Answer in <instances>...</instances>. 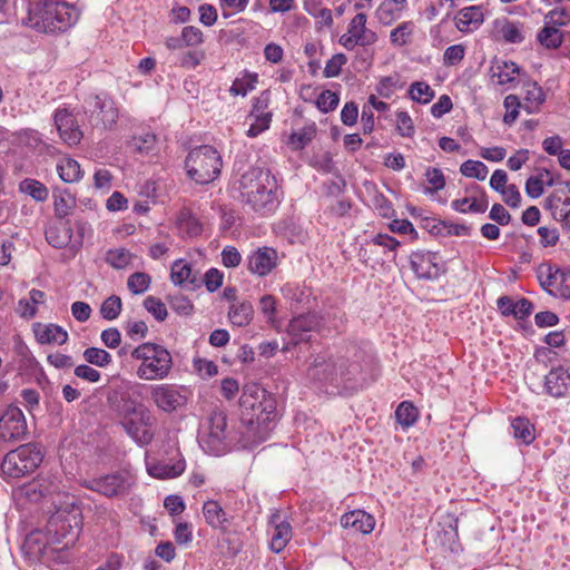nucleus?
<instances>
[{
	"label": "nucleus",
	"mask_w": 570,
	"mask_h": 570,
	"mask_svg": "<svg viewBox=\"0 0 570 570\" xmlns=\"http://www.w3.org/2000/svg\"><path fill=\"white\" fill-rule=\"evenodd\" d=\"M278 255L274 248L262 247L247 257V268L257 276L268 275L277 266Z\"/></svg>",
	"instance_id": "19"
},
{
	"label": "nucleus",
	"mask_w": 570,
	"mask_h": 570,
	"mask_svg": "<svg viewBox=\"0 0 570 570\" xmlns=\"http://www.w3.org/2000/svg\"><path fill=\"white\" fill-rule=\"evenodd\" d=\"M131 357L141 361L137 376L154 381L167 377L173 366V358L167 348L155 343H142L131 351Z\"/></svg>",
	"instance_id": "6"
},
{
	"label": "nucleus",
	"mask_w": 570,
	"mask_h": 570,
	"mask_svg": "<svg viewBox=\"0 0 570 570\" xmlns=\"http://www.w3.org/2000/svg\"><path fill=\"white\" fill-rule=\"evenodd\" d=\"M409 94L419 104H429L434 98V90L424 81L413 82Z\"/></svg>",
	"instance_id": "47"
},
{
	"label": "nucleus",
	"mask_w": 570,
	"mask_h": 570,
	"mask_svg": "<svg viewBox=\"0 0 570 570\" xmlns=\"http://www.w3.org/2000/svg\"><path fill=\"white\" fill-rule=\"evenodd\" d=\"M28 434L24 414L16 406H8L0 415V441L18 442Z\"/></svg>",
	"instance_id": "12"
},
{
	"label": "nucleus",
	"mask_w": 570,
	"mask_h": 570,
	"mask_svg": "<svg viewBox=\"0 0 570 570\" xmlns=\"http://www.w3.org/2000/svg\"><path fill=\"white\" fill-rule=\"evenodd\" d=\"M222 261L225 267H237L242 262V255L234 246H226L222 252Z\"/></svg>",
	"instance_id": "64"
},
{
	"label": "nucleus",
	"mask_w": 570,
	"mask_h": 570,
	"mask_svg": "<svg viewBox=\"0 0 570 570\" xmlns=\"http://www.w3.org/2000/svg\"><path fill=\"white\" fill-rule=\"evenodd\" d=\"M150 283L151 277L144 272H136L127 279L128 289L135 295L145 293L149 288Z\"/></svg>",
	"instance_id": "48"
},
{
	"label": "nucleus",
	"mask_w": 570,
	"mask_h": 570,
	"mask_svg": "<svg viewBox=\"0 0 570 570\" xmlns=\"http://www.w3.org/2000/svg\"><path fill=\"white\" fill-rule=\"evenodd\" d=\"M55 125L59 131L60 138L69 146L78 145L83 132L80 129L75 115L67 108H58L53 115Z\"/></svg>",
	"instance_id": "16"
},
{
	"label": "nucleus",
	"mask_w": 570,
	"mask_h": 570,
	"mask_svg": "<svg viewBox=\"0 0 570 570\" xmlns=\"http://www.w3.org/2000/svg\"><path fill=\"white\" fill-rule=\"evenodd\" d=\"M465 55V47L463 45H453L446 48L443 55L444 65L454 66L459 63Z\"/></svg>",
	"instance_id": "61"
},
{
	"label": "nucleus",
	"mask_w": 570,
	"mask_h": 570,
	"mask_svg": "<svg viewBox=\"0 0 570 570\" xmlns=\"http://www.w3.org/2000/svg\"><path fill=\"white\" fill-rule=\"evenodd\" d=\"M79 19V12L66 2L37 1L29 6L28 17L22 20L38 32H66Z\"/></svg>",
	"instance_id": "3"
},
{
	"label": "nucleus",
	"mask_w": 570,
	"mask_h": 570,
	"mask_svg": "<svg viewBox=\"0 0 570 570\" xmlns=\"http://www.w3.org/2000/svg\"><path fill=\"white\" fill-rule=\"evenodd\" d=\"M185 461L178 460L177 462L157 463L148 466V473L157 479H173L180 475L185 471Z\"/></svg>",
	"instance_id": "32"
},
{
	"label": "nucleus",
	"mask_w": 570,
	"mask_h": 570,
	"mask_svg": "<svg viewBox=\"0 0 570 570\" xmlns=\"http://www.w3.org/2000/svg\"><path fill=\"white\" fill-rule=\"evenodd\" d=\"M320 325V318L315 314H306L294 317L288 324V332L296 338V342L307 341L305 334L316 331Z\"/></svg>",
	"instance_id": "27"
},
{
	"label": "nucleus",
	"mask_w": 570,
	"mask_h": 570,
	"mask_svg": "<svg viewBox=\"0 0 570 570\" xmlns=\"http://www.w3.org/2000/svg\"><path fill=\"white\" fill-rule=\"evenodd\" d=\"M223 161L219 153L209 145L193 148L186 159L187 175L197 184H209L220 174Z\"/></svg>",
	"instance_id": "7"
},
{
	"label": "nucleus",
	"mask_w": 570,
	"mask_h": 570,
	"mask_svg": "<svg viewBox=\"0 0 570 570\" xmlns=\"http://www.w3.org/2000/svg\"><path fill=\"white\" fill-rule=\"evenodd\" d=\"M121 298L116 295L109 296L100 306V314L107 321L117 318L121 312Z\"/></svg>",
	"instance_id": "50"
},
{
	"label": "nucleus",
	"mask_w": 570,
	"mask_h": 570,
	"mask_svg": "<svg viewBox=\"0 0 570 570\" xmlns=\"http://www.w3.org/2000/svg\"><path fill=\"white\" fill-rule=\"evenodd\" d=\"M135 484L136 478L127 470H119L82 483L86 489L106 498H125Z\"/></svg>",
	"instance_id": "10"
},
{
	"label": "nucleus",
	"mask_w": 570,
	"mask_h": 570,
	"mask_svg": "<svg viewBox=\"0 0 570 570\" xmlns=\"http://www.w3.org/2000/svg\"><path fill=\"white\" fill-rule=\"evenodd\" d=\"M35 336L40 344H59L62 345L68 341V333L57 324H33Z\"/></svg>",
	"instance_id": "25"
},
{
	"label": "nucleus",
	"mask_w": 570,
	"mask_h": 570,
	"mask_svg": "<svg viewBox=\"0 0 570 570\" xmlns=\"http://www.w3.org/2000/svg\"><path fill=\"white\" fill-rule=\"evenodd\" d=\"M222 14L225 19L232 17L236 12L245 10L249 0H219Z\"/></svg>",
	"instance_id": "60"
},
{
	"label": "nucleus",
	"mask_w": 570,
	"mask_h": 570,
	"mask_svg": "<svg viewBox=\"0 0 570 570\" xmlns=\"http://www.w3.org/2000/svg\"><path fill=\"white\" fill-rule=\"evenodd\" d=\"M316 126L314 124L305 126L291 134L287 144L293 150L304 149L315 137Z\"/></svg>",
	"instance_id": "34"
},
{
	"label": "nucleus",
	"mask_w": 570,
	"mask_h": 570,
	"mask_svg": "<svg viewBox=\"0 0 570 570\" xmlns=\"http://www.w3.org/2000/svg\"><path fill=\"white\" fill-rule=\"evenodd\" d=\"M460 171L465 177L484 180L489 169L482 161L469 159L461 165Z\"/></svg>",
	"instance_id": "46"
},
{
	"label": "nucleus",
	"mask_w": 570,
	"mask_h": 570,
	"mask_svg": "<svg viewBox=\"0 0 570 570\" xmlns=\"http://www.w3.org/2000/svg\"><path fill=\"white\" fill-rule=\"evenodd\" d=\"M153 423L154 417L145 405L140 407L134 416H128L126 420L119 421V424L127 435L139 445H146L151 442L153 433H150L147 428L151 426Z\"/></svg>",
	"instance_id": "13"
},
{
	"label": "nucleus",
	"mask_w": 570,
	"mask_h": 570,
	"mask_svg": "<svg viewBox=\"0 0 570 570\" xmlns=\"http://www.w3.org/2000/svg\"><path fill=\"white\" fill-rule=\"evenodd\" d=\"M203 514L209 527L224 532L227 531L230 524V518L217 501H205L203 504Z\"/></svg>",
	"instance_id": "23"
},
{
	"label": "nucleus",
	"mask_w": 570,
	"mask_h": 570,
	"mask_svg": "<svg viewBox=\"0 0 570 570\" xmlns=\"http://www.w3.org/2000/svg\"><path fill=\"white\" fill-rule=\"evenodd\" d=\"M80 529L79 513L57 511L47 523V542L41 544L39 539L31 534L27 538L26 544L30 549L36 544L37 550H33L32 553L45 557L52 550V544H62L61 550L72 546L79 538Z\"/></svg>",
	"instance_id": "4"
},
{
	"label": "nucleus",
	"mask_w": 570,
	"mask_h": 570,
	"mask_svg": "<svg viewBox=\"0 0 570 570\" xmlns=\"http://www.w3.org/2000/svg\"><path fill=\"white\" fill-rule=\"evenodd\" d=\"M309 376L320 381L334 382L337 380L335 358L317 355L308 370Z\"/></svg>",
	"instance_id": "29"
},
{
	"label": "nucleus",
	"mask_w": 570,
	"mask_h": 570,
	"mask_svg": "<svg viewBox=\"0 0 570 570\" xmlns=\"http://www.w3.org/2000/svg\"><path fill=\"white\" fill-rule=\"evenodd\" d=\"M253 316V306L249 302L244 301L239 304H233L228 311L230 322L236 326L247 325Z\"/></svg>",
	"instance_id": "38"
},
{
	"label": "nucleus",
	"mask_w": 570,
	"mask_h": 570,
	"mask_svg": "<svg viewBox=\"0 0 570 570\" xmlns=\"http://www.w3.org/2000/svg\"><path fill=\"white\" fill-rule=\"evenodd\" d=\"M19 191L30 196L36 202H45L48 198V188L39 180L26 178L19 184Z\"/></svg>",
	"instance_id": "39"
},
{
	"label": "nucleus",
	"mask_w": 570,
	"mask_h": 570,
	"mask_svg": "<svg viewBox=\"0 0 570 570\" xmlns=\"http://www.w3.org/2000/svg\"><path fill=\"white\" fill-rule=\"evenodd\" d=\"M208 434L202 439L204 446L214 455L223 454L227 446L234 443L240 444L243 448H254L257 442H249L245 438V428L242 423L237 429H227V415L222 410H214L208 417Z\"/></svg>",
	"instance_id": "5"
},
{
	"label": "nucleus",
	"mask_w": 570,
	"mask_h": 570,
	"mask_svg": "<svg viewBox=\"0 0 570 570\" xmlns=\"http://www.w3.org/2000/svg\"><path fill=\"white\" fill-rule=\"evenodd\" d=\"M240 200L263 215L275 212L281 199L275 176L271 170L252 167L239 178Z\"/></svg>",
	"instance_id": "2"
},
{
	"label": "nucleus",
	"mask_w": 570,
	"mask_h": 570,
	"mask_svg": "<svg viewBox=\"0 0 570 570\" xmlns=\"http://www.w3.org/2000/svg\"><path fill=\"white\" fill-rule=\"evenodd\" d=\"M203 42V38H168L167 47L170 49H180V65L184 68H195L205 58V52L197 46Z\"/></svg>",
	"instance_id": "15"
},
{
	"label": "nucleus",
	"mask_w": 570,
	"mask_h": 570,
	"mask_svg": "<svg viewBox=\"0 0 570 570\" xmlns=\"http://www.w3.org/2000/svg\"><path fill=\"white\" fill-rule=\"evenodd\" d=\"M18 493L30 502H39L50 493V490L40 480H35L20 488Z\"/></svg>",
	"instance_id": "41"
},
{
	"label": "nucleus",
	"mask_w": 570,
	"mask_h": 570,
	"mask_svg": "<svg viewBox=\"0 0 570 570\" xmlns=\"http://www.w3.org/2000/svg\"><path fill=\"white\" fill-rule=\"evenodd\" d=\"M53 207L56 217L62 220L72 213L76 207V198L71 193L65 189L58 195L55 194Z\"/></svg>",
	"instance_id": "35"
},
{
	"label": "nucleus",
	"mask_w": 570,
	"mask_h": 570,
	"mask_svg": "<svg viewBox=\"0 0 570 570\" xmlns=\"http://www.w3.org/2000/svg\"><path fill=\"white\" fill-rule=\"evenodd\" d=\"M570 22V13L564 9L551 10L544 17V27L537 36H566L559 32V27L567 26Z\"/></svg>",
	"instance_id": "30"
},
{
	"label": "nucleus",
	"mask_w": 570,
	"mask_h": 570,
	"mask_svg": "<svg viewBox=\"0 0 570 570\" xmlns=\"http://www.w3.org/2000/svg\"><path fill=\"white\" fill-rule=\"evenodd\" d=\"M484 20L482 8L472 6L461 9L455 17V26L461 32L475 31Z\"/></svg>",
	"instance_id": "24"
},
{
	"label": "nucleus",
	"mask_w": 570,
	"mask_h": 570,
	"mask_svg": "<svg viewBox=\"0 0 570 570\" xmlns=\"http://www.w3.org/2000/svg\"><path fill=\"white\" fill-rule=\"evenodd\" d=\"M524 100L525 104L523 105V109H525L528 114H532L541 104H543L546 100V95L537 82H529L527 85Z\"/></svg>",
	"instance_id": "42"
},
{
	"label": "nucleus",
	"mask_w": 570,
	"mask_h": 570,
	"mask_svg": "<svg viewBox=\"0 0 570 570\" xmlns=\"http://www.w3.org/2000/svg\"><path fill=\"white\" fill-rule=\"evenodd\" d=\"M144 307L158 321L164 322L168 315L167 308L160 298L147 296L144 301Z\"/></svg>",
	"instance_id": "52"
},
{
	"label": "nucleus",
	"mask_w": 570,
	"mask_h": 570,
	"mask_svg": "<svg viewBox=\"0 0 570 570\" xmlns=\"http://www.w3.org/2000/svg\"><path fill=\"white\" fill-rule=\"evenodd\" d=\"M375 210L384 218H391L395 210L392 203L381 193H376L372 198Z\"/></svg>",
	"instance_id": "57"
},
{
	"label": "nucleus",
	"mask_w": 570,
	"mask_h": 570,
	"mask_svg": "<svg viewBox=\"0 0 570 570\" xmlns=\"http://www.w3.org/2000/svg\"><path fill=\"white\" fill-rule=\"evenodd\" d=\"M85 121L100 131L111 130L119 118L115 101L106 94L89 95L81 106Z\"/></svg>",
	"instance_id": "8"
},
{
	"label": "nucleus",
	"mask_w": 570,
	"mask_h": 570,
	"mask_svg": "<svg viewBox=\"0 0 570 570\" xmlns=\"http://www.w3.org/2000/svg\"><path fill=\"white\" fill-rule=\"evenodd\" d=\"M151 399L165 412H173L183 404V396L168 385H158L151 390Z\"/></svg>",
	"instance_id": "22"
},
{
	"label": "nucleus",
	"mask_w": 570,
	"mask_h": 570,
	"mask_svg": "<svg viewBox=\"0 0 570 570\" xmlns=\"http://www.w3.org/2000/svg\"><path fill=\"white\" fill-rule=\"evenodd\" d=\"M223 273L217 268L208 269L204 275V283L208 292L217 291L223 284Z\"/></svg>",
	"instance_id": "62"
},
{
	"label": "nucleus",
	"mask_w": 570,
	"mask_h": 570,
	"mask_svg": "<svg viewBox=\"0 0 570 570\" xmlns=\"http://www.w3.org/2000/svg\"><path fill=\"white\" fill-rule=\"evenodd\" d=\"M544 391L552 397L570 396V372L563 366L552 367L544 376Z\"/></svg>",
	"instance_id": "18"
},
{
	"label": "nucleus",
	"mask_w": 570,
	"mask_h": 570,
	"mask_svg": "<svg viewBox=\"0 0 570 570\" xmlns=\"http://www.w3.org/2000/svg\"><path fill=\"white\" fill-rule=\"evenodd\" d=\"M399 82V76H387L380 79L376 91L380 96L384 98H390V96L393 94V88L397 86Z\"/></svg>",
	"instance_id": "63"
},
{
	"label": "nucleus",
	"mask_w": 570,
	"mask_h": 570,
	"mask_svg": "<svg viewBox=\"0 0 570 570\" xmlns=\"http://www.w3.org/2000/svg\"><path fill=\"white\" fill-rule=\"evenodd\" d=\"M537 277L549 295L570 299V272L561 271L551 264H541L537 269Z\"/></svg>",
	"instance_id": "11"
},
{
	"label": "nucleus",
	"mask_w": 570,
	"mask_h": 570,
	"mask_svg": "<svg viewBox=\"0 0 570 570\" xmlns=\"http://www.w3.org/2000/svg\"><path fill=\"white\" fill-rule=\"evenodd\" d=\"M239 407L246 440L258 444L266 441L277 419L275 397L261 385L249 383L243 387Z\"/></svg>",
	"instance_id": "1"
},
{
	"label": "nucleus",
	"mask_w": 570,
	"mask_h": 570,
	"mask_svg": "<svg viewBox=\"0 0 570 570\" xmlns=\"http://www.w3.org/2000/svg\"><path fill=\"white\" fill-rule=\"evenodd\" d=\"M178 225L188 236L196 237L202 234L203 226L198 218L188 208H183L178 215Z\"/></svg>",
	"instance_id": "36"
},
{
	"label": "nucleus",
	"mask_w": 570,
	"mask_h": 570,
	"mask_svg": "<svg viewBox=\"0 0 570 570\" xmlns=\"http://www.w3.org/2000/svg\"><path fill=\"white\" fill-rule=\"evenodd\" d=\"M411 268L420 279H436L444 273L443 265L436 253L426 250L413 252L410 256Z\"/></svg>",
	"instance_id": "14"
},
{
	"label": "nucleus",
	"mask_w": 570,
	"mask_h": 570,
	"mask_svg": "<svg viewBox=\"0 0 570 570\" xmlns=\"http://www.w3.org/2000/svg\"><path fill=\"white\" fill-rule=\"evenodd\" d=\"M57 170L65 183H75L82 177L79 163L72 158L61 159L57 165Z\"/></svg>",
	"instance_id": "37"
},
{
	"label": "nucleus",
	"mask_w": 570,
	"mask_h": 570,
	"mask_svg": "<svg viewBox=\"0 0 570 570\" xmlns=\"http://www.w3.org/2000/svg\"><path fill=\"white\" fill-rule=\"evenodd\" d=\"M72 234L69 220L51 225L45 232L46 240L55 248L67 247L71 243Z\"/></svg>",
	"instance_id": "28"
},
{
	"label": "nucleus",
	"mask_w": 570,
	"mask_h": 570,
	"mask_svg": "<svg viewBox=\"0 0 570 570\" xmlns=\"http://www.w3.org/2000/svg\"><path fill=\"white\" fill-rule=\"evenodd\" d=\"M83 360L98 367H106L112 362V356L109 352L99 347H88L82 353Z\"/></svg>",
	"instance_id": "44"
},
{
	"label": "nucleus",
	"mask_w": 570,
	"mask_h": 570,
	"mask_svg": "<svg viewBox=\"0 0 570 570\" xmlns=\"http://www.w3.org/2000/svg\"><path fill=\"white\" fill-rule=\"evenodd\" d=\"M132 255L126 248L109 249L106 253L105 261L116 269H122L131 262Z\"/></svg>",
	"instance_id": "45"
},
{
	"label": "nucleus",
	"mask_w": 570,
	"mask_h": 570,
	"mask_svg": "<svg viewBox=\"0 0 570 570\" xmlns=\"http://www.w3.org/2000/svg\"><path fill=\"white\" fill-rule=\"evenodd\" d=\"M129 144L134 148V150L138 153L148 154L149 151L153 150L156 144V135L153 132H146L140 136H135L131 138Z\"/></svg>",
	"instance_id": "53"
},
{
	"label": "nucleus",
	"mask_w": 570,
	"mask_h": 570,
	"mask_svg": "<svg viewBox=\"0 0 570 570\" xmlns=\"http://www.w3.org/2000/svg\"><path fill=\"white\" fill-rule=\"evenodd\" d=\"M425 177L431 185L430 188L425 189L426 193H436L444 188L445 177L441 169L429 167L425 171Z\"/></svg>",
	"instance_id": "54"
},
{
	"label": "nucleus",
	"mask_w": 570,
	"mask_h": 570,
	"mask_svg": "<svg viewBox=\"0 0 570 570\" xmlns=\"http://www.w3.org/2000/svg\"><path fill=\"white\" fill-rule=\"evenodd\" d=\"M269 522L274 525L271 540V549L274 552L279 553L284 550L292 538V527L289 522L281 520L278 512L272 514Z\"/></svg>",
	"instance_id": "26"
},
{
	"label": "nucleus",
	"mask_w": 570,
	"mask_h": 570,
	"mask_svg": "<svg viewBox=\"0 0 570 570\" xmlns=\"http://www.w3.org/2000/svg\"><path fill=\"white\" fill-rule=\"evenodd\" d=\"M341 525L356 533L368 534L374 530V518L363 510H353L342 515Z\"/></svg>",
	"instance_id": "20"
},
{
	"label": "nucleus",
	"mask_w": 570,
	"mask_h": 570,
	"mask_svg": "<svg viewBox=\"0 0 570 570\" xmlns=\"http://www.w3.org/2000/svg\"><path fill=\"white\" fill-rule=\"evenodd\" d=\"M107 403L112 412L116 413L119 421L126 420L128 416L134 414L144 406L141 403H137L128 391L124 389H114L108 393Z\"/></svg>",
	"instance_id": "17"
},
{
	"label": "nucleus",
	"mask_w": 570,
	"mask_h": 570,
	"mask_svg": "<svg viewBox=\"0 0 570 570\" xmlns=\"http://www.w3.org/2000/svg\"><path fill=\"white\" fill-rule=\"evenodd\" d=\"M170 278L175 285L183 286L189 284V288L198 286V278L193 274L191 266L184 263L181 259L175 261L171 271Z\"/></svg>",
	"instance_id": "31"
},
{
	"label": "nucleus",
	"mask_w": 570,
	"mask_h": 570,
	"mask_svg": "<svg viewBox=\"0 0 570 570\" xmlns=\"http://www.w3.org/2000/svg\"><path fill=\"white\" fill-rule=\"evenodd\" d=\"M248 77L249 80H245V79H236L229 91L232 95L234 96H245L249 90H252L254 88V83L257 81V75H249L247 73L246 75Z\"/></svg>",
	"instance_id": "59"
},
{
	"label": "nucleus",
	"mask_w": 570,
	"mask_h": 570,
	"mask_svg": "<svg viewBox=\"0 0 570 570\" xmlns=\"http://www.w3.org/2000/svg\"><path fill=\"white\" fill-rule=\"evenodd\" d=\"M511 428L513 436L521 443L529 445L534 441V426L527 417H514L511 422Z\"/></svg>",
	"instance_id": "33"
},
{
	"label": "nucleus",
	"mask_w": 570,
	"mask_h": 570,
	"mask_svg": "<svg viewBox=\"0 0 570 570\" xmlns=\"http://www.w3.org/2000/svg\"><path fill=\"white\" fill-rule=\"evenodd\" d=\"M42 460L41 449L35 443H26L6 454L1 471L9 478H21L32 473Z\"/></svg>",
	"instance_id": "9"
},
{
	"label": "nucleus",
	"mask_w": 570,
	"mask_h": 570,
	"mask_svg": "<svg viewBox=\"0 0 570 570\" xmlns=\"http://www.w3.org/2000/svg\"><path fill=\"white\" fill-rule=\"evenodd\" d=\"M395 417L403 428H410L417 421L419 411L413 403L403 401L395 411Z\"/></svg>",
	"instance_id": "43"
},
{
	"label": "nucleus",
	"mask_w": 570,
	"mask_h": 570,
	"mask_svg": "<svg viewBox=\"0 0 570 570\" xmlns=\"http://www.w3.org/2000/svg\"><path fill=\"white\" fill-rule=\"evenodd\" d=\"M493 27L495 36H521L523 31L519 22L510 21L505 17L495 19Z\"/></svg>",
	"instance_id": "49"
},
{
	"label": "nucleus",
	"mask_w": 570,
	"mask_h": 570,
	"mask_svg": "<svg viewBox=\"0 0 570 570\" xmlns=\"http://www.w3.org/2000/svg\"><path fill=\"white\" fill-rule=\"evenodd\" d=\"M338 104L340 97L332 90H323L316 99L317 108L324 114L335 110Z\"/></svg>",
	"instance_id": "51"
},
{
	"label": "nucleus",
	"mask_w": 570,
	"mask_h": 570,
	"mask_svg": "<svg viewBox=\"0 0 570 570\" xmlns=\"http://www.w3.org/2000/svg\"><path fill=\"white\" fill-rule=\"evenodd\" d=\"M347 62V58L343 53H336L326 62L324 68V77L333 78L341 73L342 67Z\"/></svg>",
	"instance_id": "56"
},
{
	"label": "nucleus",
	"mask_w": 570,
	"mask_h": 570,
	"mask_svg": "<svg viewBox=\"0 0 570 570\" xmlns=\"http://www.w3.org/2000/svg\"><path fill=\"white\" fill-rule=\"evenodd\" d=\"M490 72L491 78L497 79L498 85L504 86L514 83L521 69L513 61L494 58L491 62Z\"/></svg>",
	"instance_id": "21"
},
{
	"label": "nucleus",
	"mask_w": 570,
	"mask_h": 570,
	"mask_svg": "<svg viewBox=\"0 0 570 570\" xmlns=\"http://www.w3.org/2000/svg\"><path fill=\"white\" fill-rule=\"evenodd\" d=\"M504 107L507 109V112L503 117V121L507 125H511L515 121L519 115V108H523V105H521L518 96L515 95H509L504 98Z\"/></svg>",
	"instance_id": "55"
},
{
	"label": "nucleus",
	"mask_w": 570,
	"mask_h": 570,
	"mask_svg": "<svg viewBox=\"0 0 570 570\" xmlns=\"http://www.w3.org/2000/svg\"><path fill=\"white\" fill-rule=\"evenodd\" d=\"M396 129L403 137H412L414 134V125L412 118L406 111L396 114Z\"/></svg>",
	"instance_id": "58"
},
{
	"label": "nucleus",
	"mask_w": 570,
	"mask_h": 570,
	"mask_svg": "<svg viewBox=\"0 0 570 570\" xmlns=\"http://www.w3.org/2000/svg\"><path fill=\"white\" fill-rule=\"evenodd\" d=\"M337 379L341 377L344 381L353 380L357 374L361 373L362 366L358 360L351 361L346 356H338L335 358Z\"/></svg>",
	"instance_id": "40"
}]
</instances>
